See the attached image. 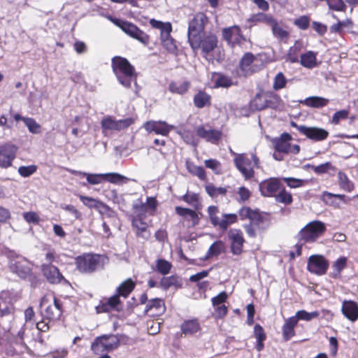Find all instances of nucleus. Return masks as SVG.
Listing matches in <instances>:
<instances>
[{
    "instance_id": "obj_1",
    "label": "nucleus",
    "mask_w": 358,
    "mask_h": 358,
    "mask_svg": "<svg viewBox=\"0 0 358 358\" xmlns=\"http://www.w3.org/2000/svg\"><path fill=\"white\" fill-rule=\"evenodd\" d=\"M207 213L210 224L222 231H226L229 227L241 220H248L250 222L243 226L247 234L252 238L257 236V229L265 231L271 224V215L262 212L258 208L252 209L249 206H243L236 213H222L221 215L217 206H209Z\"/></svg>"
},
{
    "instance_id": "obj_2",
    "label": "nucleus",
    "mask_w": 358,
    "mask_h": 358,
    "mask_svg": "<svg viewBox=\"0 0 358 358\" xmlns=\"http://www.w3.org/2000/svg\"><path fill=\"white\" fill-rule=\"evenodd\" d=\"M107 257L94 252H85L74 259L76 271L83 275H92L104 268Z\"/></svg>"
},
{
    "instance_id": "obj_3",
    "label": "nucleus",
    "mask_w": 358,
    "mask_h": 358,
    "mask_svg": "<svg viewBox=\"0 0 358 358\" xmlns=\"http://www.w3.org/2000/svg\"><path fill=\"white\" fill-rule=\"evenodd\" d=\"M111 67L118 82L127 88L131 87L132 81L136 80L137 73L129 60L121 56H115L111 59Z\"/></svg>"
},
{
    "instance_id": "obj_4",
    "label": "nucleus",
    "mask_w": 358,
    "mask_h": 358,
    "mask_svg": "<svg viewBox=\"0 0 358 358\" xmlns=\"http://www.w3.org/2000/svg\"><path fill=\"white\" fill-rule=\"evenodd\" d=\"M42 316L43 319L49 321H57L60 319L64 311V302L55 294L45 295L41 300Z\"/></svg>"
},
{
    "instance_id": "obj_5",
    "label": "nucleus",
    "mask_w": 358,
    "mask_h": 358,
    "mask_svg": "<svg viewBox=\"0 0 358 358\" xmlns=\"http://www.w3.org/2000/svg\"><path fill=\"white\" fill-rule=\"evenodd\" d=\"M189 43L194 51L201 49L203 57L206 58L210 53L218 47L219 40L215 33L206 31L196 38H194Z\"/></svg>"
},
{
    "instance_id": "obj_6",
    "label": "nucleus",
    "mask_w": 358,
    "mask_h": 358,
    "mask_svg": "<svg viewBox=\"0 0 358 358\" xmlns=\"http://www.w3.org/2000/svg\"><path fill=\"white\" fill-rule=\"evenodd\" d=\"M327 231L326 224L320 220L308 222L298 233V239L302 244L315 242Z\"/></svg>"
},
{
    "instance_id": "obj_7",
    "label": "nucleus",
    "mask_w": 358,
    "mask_h": 358,
    "mask_svg": "<svg viewBox=\"0 0 358 358\" xmlns=\"http://www.w3.org/2000/svg\"><path fill=\"white\" fill-rule=\"evenodd\" d=\"M108 18L131 38L138 41L145 45H148L150 43V36L136 24L128 21L113 17L112 16H108Z\"/></svg>"
},
{
    "instance_id": "obj_8",
    "label": "nucleus",
    "mask_w": 358,
    "mask_h": 358,
    "mask_svg": "<svg viewBox=\"0 0 358 358\" xmlns=\"http://www.w3.org/2000/svg\"><path fill=\"white\" fill-rule=\"evenodd\" d=\"M120 341L115 335H102L95 338L91 345V350L96 355L110 352L118 348Z\"/></svg>"
},
{
    "instance_id": "obj_9",
    "label": "nucleus",
    "mask_w": 358,
    "mask_h": 358,
    "mask_svg": "<svg viewBox=\"0 0 358 358\" xmlns=\"http://www.w3.org/2000/svg\"><path fill=\"white\" fill-rule=\"evenodd\" d=\"M208 22V17L204 13L199 12L196 13L189 22L187 30L188 42L205 33L204 29Z\"/></svg>"
},
{
    "instance_id": "obj_10",
    "label": "nucleus",
    "mask_w": 358,
    "mask_h": 358,
    "mask_svg": "<svg viewBox=\"0 0 358 358\" xmlns=\"http://www.w3.org/2000/svg\"><path fill=\"white\" fill-rule=\"evenodd\" d=\"M158 201L155 196H148L146 199V202L134 203L132 209L134 215L132 217L146 218L147 215L154 216L158 207Z\"/></svg>"
},
{
    "instance_id": "obj_11",
    "label": "nucleus",
    "mask_w": 358,
    "mask_h": 358,
    "mask_svg": "<svg viewBox=\"0 0 358 358\" xmlns=\"http://www.w3.org/2000/svg\"><path fill=\"white\" fill-rule=\"evenodd\" d=\"M291 125L296 128L301 134L304 135L307 138L313 141H323L329 136V131L323 128L299 125L294 122H292Z\"/></svg>"
},
{
    "instance_id": "obj_12",
    "label": "nucleus",
    "mask_w": 358,
    "mask_h": 358,
    "mask_svg": "<svg viewBox=\"0 0 358 358\" xmlns=\"http://www.w3.org/2000/svg\"><path fill=\"white\" fill-rule=\"evenodd\" d=\"M222 34L223 39L232 48L236 46H241L246 42V38L238 25L224 28L222 31Z\"/></svg>"
},
{
    "instance_id": "obj_13",
    "label": "nucleus",
    "mask_w": 358,
    "mask_h": 358,
    "mask_svg": "<svg viewBox=\"0 0 358 358\" xmlns=\"http://www.w3.org/2000/svg\"><path fill=\"white\" fill-rule=\"evenodd\" d=\"M235 157L234 162L236 168L240 171L245 180H250L255 176V170L252 160L245 153L237 154L233 152Z\"/></svg>"
},
{
    "instance_id": "obj_14",
    "label": "nucleus",
    "mask_w": 358,
    "mask_h": 358,
    "mask_svg": "<svg viewBox=\"0 0 358 358\" xmlns=\"http://www.w3.org/2000/svg\"><path fill=\"white\" fill-rule=\"evenodd\" d=\"M8 266L12 273L21 278H26L31 275V264L23 257L17 256L10 259Z\"/></svg>"
},
{
    "instance_id": "obj_15",
    "label": "nucleus",
    "mask_w": 358,
    "mask_h": 358,
    "mask_svg": "<svg viewBox=\"0 0 358 358\" xmlns=\"http://www.w3.org/2000/svg\"><path fill=\"white\" fill-rule=\"evenodd\" d=\"M329 266V261L322 255H313L308 259L307 270L317 275L326 274Z\"/></svg>"
},
{
    "instance_id": "obj_16",
    "label": "nucleus",
    "mask_w": 358,
    "mask_h": 358,
    "mask_svg": "<svg viewBox=\"0 0 358 358\" xmlns=\"http://www.w3.org/2000/svg\"><path fill=\"white\" fill-rule=\"evenodd\" d=\"M17 150L18 148L10 142L0 145V168L8 169L12 166Z\"/></svg>"
},
{
    "instance_id": "obj_17",
    "label": "nucleus",
    "mask_w": 358,
    "mask_h": 358,
    "mask_svg": "<svg viewBox=\"0 0 358 358\" xmlns=\"http://www.w3.org/2000/svg\"><path fill=\"white\" fill-rule=\"evenodd\" d=\"M122 308V303L120 297L115 293L109 298H106L100 301L96 306L97 313H106L112 310L120 311Z\"/></svg>"
},
{
    "instance_id": "obj_18",
    "label": "nucleus",
    "mask_w": 358,
    "mask_h": 358,
    "mask_svg": "<svg viewBox=\"0 0 358 358\" xmlns=\"http://www.w3.org/2000/svg\"><path fill=\"white\" fill-rule=\"evenodd\" d=\"M229 238L231 241L230 250L234 255H240L243 251L245 240L240 229H233L229 231Z\"/></svg>"
},
{
    "instance_id": "obj_19",
    "label": "nucleus",
    "mask_w": 358,
    "mask_h": 358,
    "mask_svg": "<svg viewBox=\"0 0 358 358\" xmlns=\"http://www.w3.org/2000/svg\"><path fill=\"white\" fill-rule=\"evenodd\" d=\"M281 179L278 178H270L262 181L259 184V190L262 195L266 197H275L282 187Z\"/></svg>"
},
{
    "instance_id": "obj_20",
    "label": "nucleus",
    "mask_w": 358,
    "mask_h": 358,
    "mask_svg": "<svg viewBox=\"0 0 358 358\" xmlns=\"http://www.w3.org/2000/svg\"><path fill=\"white\" fill-rule=\"evenodd\" d=\"M144 128L148 133L154 132L158 135L168 136L174 127L164 121L150 120L144 124Z\"/></svg>"
},
{
    "instance_id": "obj_21",
    "label": "nucleus",
    "mask_w": 358,
    "mask_h": 358,
    "mask_svg": "<svg viewBox=\"0 0 358 358\" xmlns=\"http://www.w3.org/2000/svg\"><path fill=\"white\" fill-rule=\"evenodd\" d=\"M41 271L50 284H59L63 280L66 281L65 278L59 271V268L52 264H44L41 266Z\"/></svg>"
},
{
    "instance_id": "obj_22",
    "label": "nucleus",
    "mask_w": 358,
    "mask_h": 358,
    "mask_svg": "<svg viewBox=\"0 0 358 358\" xmlns=\"http://www.w3.org/2000/svg\"><path fill=\"white\" fill-rule=\"evenodd\" d=\"M195 132L197 136L213 144H217L222 137V132L220 130L206 129L203 125L198 127Z\"/></svg>"
},
{
    "instance_id": "obj_23",
    "label": "nucleus",
    "mask_w": 358,
    "mask_h": 358,
    "mask_svg": "<svg viewBox=\"0 0 358 358\" xmlns=\"http://www.w3.org/2000/svg\"><path fill=\"white\" fill-rule=\"evenodd\" d=\"M166 310V306L164 299L155 298L149 300L146 304L145 312L150 316H159Z\"/></svg>"
},
{
    "instance_id": "obj_24",
    "label": "nucleus",
    "mask_w": 358,
    "mask_h": 358,
    "mask_svg": "<svg viewBox=\"0 0 358 358\" xmlns=\"http://www.w3.org/2000/svg\"><path fill=\"white\" fill-rule=\"evenodd\" d=\"M256 57L252 52H245L239 62V69L245 76H250L255 72L252 64Z\"/></svg>"
},
{
    "instance_id": "obj_25",
    "label": "nucleus",
    "mask_w": 358,
    "mask_h": 358,
    "mask_svg": "<svg viewBox=\"0 0 358 358\" xmlns=\"http://www.w3.org/2000/svg\"><path fill=\"white\" fill-rule=\"evenodd\" d=\"M201 330V325L197 318L186 320L180 324V337L192 336Z\"/></svg>"
},
{
    "instance_id": "obj_26",
    "label": "nucleus",
    "mask_w": 358,
    "mask_h": 358,
    "mask_svg": "<svg viewBox=\"0 0 358 358\" xmlns=\"http://www.w3.org/2000/svg\"><path fill=\"white\" fill-rule=\"evenodd\" d=\"M191 87V82L187 79L183 80H171L168 87L171 94L183 96L186 94Z\"/></svg>"
},
{
    "instance_id": "obj_27",
    "label": "nucleus",
    "mask_w": 358,
    "mask_h": 358,
    "mask_svg": "<svg viewBox=\"0 0 358 358\" xmlns=\"http://www.w3.org/2000/svg\"><path fill=\"white\" fill-rule=\"evenodd\" d=\"M342 313L351 322L358 320V304L354 301H344L341 308Z\"/></svg>"
},
{
    "instance_id": "obj_28",
    "label": "nucleus",
    "mask_w": 358,
    "mask_h": 358,
    "mask_svg": "<svg viewBox=\"0 0 358 358\" xmlns=\"http://www.w3.org/2000/svg\"><path fill=\"white\" fill-rule=\"evenodd\" d=\"M292 139V136L288 133H282L280 138H275L273 141L275 150L278 152L289 154L290 152L289 143Z\"/></svg>"
},
{
    "instance_id": "obj_29",
    "label": "nucleus",
    "mask_w": 358,
    "mask_h": 358,
    "mask_svg": "<svg viewBox=\"0 0 358 358\" xmlns=\"http://www.w3.org/2000/svg\"><path fill=\"white\" fill-rule=\"evenodd\" d=\"M212 97L203 90H199L193 97V103L196 108H203L211 106Z\"/></svg>"
},
{
    "instance_id": "obj_30",
    "label": "nucleus",
    "mask_w": 358,
    "mask_h": 358,
    "mask_svg": "<svg viewBox=\"0 0 358 358\" xmlns=\"http://www.w3.org/2000/svg\"><path fill=\"white\" fill-rule=\"evenodd\" d=\"M297 326L295 317H290L285 320L282 327V338L285 341H289L296 335L295 327Z\"/></svg>"
},
{
    "instance_id": "obj_31",
    "label": "nucleus",
    "mask_w": 358,
    "mask_h": 358,
    "mask_svg": "<svg viewBox=\"0 0 358 358\" xmlns=\"http://www.w3.org/2000/svg\"><path fill=\"white\" fill-rule=\"evenodd\" d=\"M136 287V283L131 278L123 281L117 287L115 293L120 296L127 299Z\"/></svg>"
},
{
    "instance_id": "obj_32",
    "label": "nucleus",
    "mask_w": 358,
    "mask_h": 358,
    "mask_svg": "<svg viewBox=\"0 0 358 358\" xmlns=\"http://www.w3.org/2000/svg\"><path fill=\"white\" fill-rule=\"evenodd\" d=\"M302 104L313 108H321L327 106L329 103V99L322 96H312L307 97L303 101H300Z\"/></svg>"
},
{
    "instance_id": "obj_33",
    "label": "nucleus",
    "mask_w": 358,
    "mask_h": 358,
    "mask_svg": "<svg viewBox=\"0 0 358 358\" xmlns=\"http://www.w3.org/2000/svg\"><path fill=\"white\" fill-rule=\"evenodd\" d=\"M302 50V43L299 41H295L291 46L285 55V61L290 63H297L299 62V57Z\"/></svg>"
},
{
    "instance_id": "obj_34",
    "label": "nucleus",
    "mask_w": 358,
    "mask_h": 358,
    "mask_svg": "<svg viewBox=\"0 0 358 358\" xmlns=\"http://www.w3.org/2000/svg\"><path fill=\"white\" fill-rule=\"evenodd\" d=\"M254 336L257 340L255 348L257 351L262 352L264 348V341L267 337L264 328L259 324H256L254 327Z\"/></svg>"
},
{
    "instance_id": "obj_35",
    "label": "nucleus",
    "mask_w": 358,
    "mask_h": 358,
    "mask_svg": "<svg viewBox=\"0 0 358 358\" xmlns=\"http://www.w3.org/2000/svg\"><path fill=\"white\" fill-rule=\"evenodd\" d=\"M78 197L80 200L83 202V203L90 208H103L105 210H109L110 208L107 204L93 197L87 196L84 195H78Z\"/></svg>"
},
{
    "instance_id": "obj_36",
    "label": "nucleus",
    "mask_w": 358,
    "mask_h": 358,
    "mask_svg": "<svg viewBox=\"0 0 358 358\" xmlns=\"http://www.w3.org/2000/svg\"><path fill=\"white\" fill-rule=\"evenodd\" d=\"M175 211L180 217H189V220H192V224L196 226L199 222V217L196 212L194 210H192L188 208H184L181 206H176L175 208Z\"/></svg>"
},
{
    "instance_id": "obj_37",
    "label": "nucleus",
    "mask_w": 358,
    "mask_h": 358,
    "mask_svg": "<svg viewBox=\"0 0 358 358\" xmlns=\"http://www.w3.org/2000/svg\"><path fill=\"white\" fill-rule=\"evenodd\" d=\"M274 19L271 15L261 12L251 15L247 20V22H250L252 24L251 26L258 22L271 26Z\"/></svg>"
},
{
    "instance_id": "obj_38",
    "label": "nucleus",
    "mask_w": 358,
    "mask_h": 358,
    "mask_svg": "<svg viewBox=\"0 0 358 358\" xmlns=\"http://www.w3.org/2000/svg\"><path fill=\"white\" fill-rule=\"evenodd\" d=\"M300 64L307 69H313L317 66V53L308 51L300 55Z\"/></svg>"
},
{
    "instance_id": "obj_39",
    "label": "nucleus",
    "mask_w": 358,
    "mask_h": 358,
    "mask_svg": "<svg viewBox=\"0 0 358 358\" xmlns=\"http://www.w3.org/2000/svg\"><path fill=\"white\" fill-rule=\"evenodd\" d=\"M65 170L73 175L86 176L87 181L91 185H98L104 181L103 174L87 173L66 168Z\"/></svg>"
},
{
    "instance_id": "obj_40",
    "label": "nucleus",
    "mask_w": 358,
    "mask_h": 358,
    "mask_svg": "<svg viewBox=\"0 0 358 358\" xmlns=\"http://www.w3.org/2000/svg\"><path fill=\"white\" fill-rule=\"evenodd\" d=\"M348 258L342 256L338 258L332 264L333 271L329 274L332 278L337 279L341 277L342 271L347 266Z\"/></svg>"
},
{
    "instance_id": "obj_41",
    "label": "nucleus",
    "mask_w": 358,
    "mask_h": 358,
    "mask_svg": "<svg viewBox=\"0 0 358 358\" xmlns=\"http://www.w3.org/2000/svg\"><path fill=\"white\" fill-rule=\"evenodd\" d=\"M338 182L340 188L347 192H351L355 189V185L348 176L343 171L338 173Z\"/></svg>"
},
{
    "instance_id": "obj_42",
    "label": "nucleus",
    "mask_w": 358,
    "mask_h": 358,
    "mask_svg": "<svg viewBox=\"0 0 358 358\" xmlns=\"http://www.w3.org/2000/svg\"><path fill=\"white\" fill-rule=\"evenodd\" d=\"M213 76L215 77V87H229L233 84L232 80L230 77L221 73H213Z\"/></svg>"
},
{
    "instance_id": "obj_43",
    "label": "nucleus",
    "mask_w": 358,
    "mask_h": 358,
    "mask_svg": "<svg viewBox=\"0 0 358 358\" xmlns=\"http://www.w3.org/2000/svg\"><path fill=\"white\" fill-rule=\"evenodd\" d=\"M274 198L277 202L285 205H290L293 202L292 194L287 191L283 186L280 188Z\"/></svg>"
},
{
    "instance_id": "obj_44",
    "label": "nucleus",
    "mask_w": 358,
    "mask_h": 358,
    "mask_svg": "<svg viewBox=\"0 0 358 358\" xmlns=\"http://www.w3.org/2000/svg\"><path fill=\"white\" fill-rule=\"evenodd\" d=\"M281 101L282 100L279 95L273 92L267 93L265 95V108L276 109L280 105Z\"/></svg>"
},
{
    "instance_id": "obj_45",
    "label": "nucleus",
    "mask_w": 358,
    "mask_h": 358,
    "mask_svg": "<svg viewBox=\"0 0 358 358\" xmlns=\"http://www.w3.org/2000/svg\"><path fill=\"white\" fill-rule=\"evenodd\" d=\"M265 96L257 93L250 103V108L253 110H262L265 109Z\"/></svg>"
},
{
    "instance_id": "obj_46",
    "label": "nucleus",
    "mask_w": 358,
    "mask_h": 358,
    "mask_svg": "<svg viewBox=\"0 0 358 358\" xmlns=\"http://www.w3.org/2000/svg\"><path fill=\"white\" fill-rule=\"evenodd\" d=\"M320 315V313L317 310L310 313L307 312L305 310H298L294 316L298 324L299 320L310 321L314 318H317Z\"/></svg>"
},
{
    "instance_id": "obj_47",
    "label": "nucleus",
    "mask_w": 358,
    "mask_h": 358,
    "mask_svg": "<svg viewBox=\"0 0 358 358\" xmlns=\"http://www.w3.org/2000/svg\"><path fill=\"white\" fill-rule=\"evenodd\" d=\"M271 27L272 32L275 37L281 40L288 38L289 32L282 27L279 26L275 19L273 20V22L271 23Z\"/></svg>"
},
{
    "instance_id": "obj_48",
    "label": "nucleus",
    "mask_w": 358,
    "mask_h": 358,
    "mask_svg": "<svg viewBox=\"0 0 358 358\" xmlns=\"http://www.w3.org/2000/svg\"><path fill=\"white\" fill-rule=\"evenodd\" d=\"M205 189L207 194L212 198H216L220 195L225 196L227 192V188L222 187H216L213 185H208Z\"/></svg>"
},
{
    "instance_id": "obj_49",
    "label": "nucleus",
    "mask_w": 358,
    "mask_h": 358,
    "mask_svg": "<svg viewBox=\"0 0 358 358\" xmlns=\"http://www.w3.org/2000/svg\"><path fill=\"white\" fill-rule=\"evenodd\" d=\"M224 249V245L222 241L214 242L209 248L207 252V257L218 256Z\"/></svg>"
},
{
    "instance_id": "obj_50",
    "label": "nucleus",
    "mask_w": 358,
    "mask_h": 358,
    "mask_svg": "<svg viewBox=\"0 0 358 358\" xmlns=\"http://www.w3.org/2000/svg\"><path fill=\"white\" fill-rule=\"evenodd\" d=\"M178 279L177 276L171 275L168 277H163L159 282V286L164 290L169 289L172 286L178 285Z\"/></svg>"
},
{
    "instance_id": "obj_51",
    "label": "nucleus",
    "mask_w": 358,
    "mask_h": 358,
    "mask_svg": "<svg viewBox=\"0 0 358 358\" xmlns=\"http://www.w3.org/2000/svg\"><path fill=\"white\" fill-rule=\"evenodd\" d=\"M281 180L284 181L286 185L290 188H299L305 186L308 181L306 180L299 179L292 177L282 178Z\"/></svg>"
},
{
    "instance_id": "obj_52",
    "label": "nucleus",
    "mask_w": 358,
    "mask_h": 358,
    "mask_svg": "<svg viewBox=\"0 0 358 358\" xmlns=\"http://www.w3.org/2000/svg\"><path fill=\"white\" fill-rule=\"evenodd\" d=\"M171 267V264L166 259H159L156 262L157 271L162 275L168 274Z\"/></svg>"
},
{
    "instance_id": "obj_53",
    "label": "nucleus",
    "mask_w": 358,
    "mask_h": 358,
    "mask_svg": "<svg viewBox=\"0 0 358 358\" xmlns=\"http://www.w3.org/2000/svg\"><path fill=\"white\" fill-rule=\"evenodd\" d=\"M101 124L104 130L117 131V120H115L113 117L108 116L103 118L101 122Z\"/></svg>"
},
{
    "instance_id": "obj_54",
    "label": "nucleus",
    "mask_w": 358,
    "mask_h": 358,
    "mask_svg": "<svg viewBox=\"0 0 358 358\" xmlns=\"http://www.w3.org/2000/svg\"><path fill=\"white\" fill-rule=\"evenodd\" d=\"M214 311L212 315L214 319L223 320L228 314V307L224 304L218 305L217 306H213Z\"/></svg>"
},
{
    "instance_id": "obj_55",
    "label": "nucleus",
    "mask_w": 358,
    "mask_h": 358,
    "mask_svg": "<svg viewBox=\"0 0 358 358\" xmlns=\"http://www.w3.org/2000/svg\"><path fill=\"white\" fill-rule=\"evenodd\" d=\"M327 4L331 10L345 12L347 6L343 0H327Z\"/></svg>"
},
{
    "instance_id": "obj_56",
    "label": "nucleus",
    "mask_w": 358,
    "mask_h": 358,
    "mask_svg": "<svg viewBox=\"0 0 358 358\" xmlns=\"http://www.w3.org/2000/svg\"><path fill=\"white\" fill-rule=\"evenodd\" d=\"M334 198L339 199L345 203L347 202L345 200L346 196L345 194H333L329 192H324L322 193V199L327 204L334 205V202L332 200Z\"/></svg>"
},
{
    "instance_id": "obj_57",
    "label": "nucleus",
    "mask_w": 358,
    "mask_h": 358,
    "mask_svg": "<svg viewBox=\"0 0 358 358\" xmlns=\"http://www.w3.org/2000/svg\"><path fill=\"white\" fill-rule=\"evenodd\" d=\"M286 84L287 79L283 73H278L273 79V88L275 90H280L285 88L286 87Z\"/></svg>"
},
{
    "instance_id": "obj_58",
    "label": "nucleus",
    "mask_w": 358,
    "mask_h": 358,
    "mask_svg": "<svg viewBox=\"0 0 358 358\" xmlns=\"http://www.w3.org/2000/svg\"><path fill=\"white\" fill-rule=\"evenodd\" d=\"M310 24V17L308 15H301L296 18L294 24L301 30H306L309 28Z\"/></svg>"
},
{
    "instance_id": "obj_59",
    "label": "nucleus",
    "mask_w": 358,
    "mask_h": 358,
    "mask_svg": "<svg viewBox=\"0 0 358 358\" xmlns=\"http://www.w3.org/2000/svg\"><path fill=\"white\" fill-rule=\"evenodd\" d=\"M336 168L332 165L329 162L320 164L318 166H313V170L317 174H324L327 173L329 171H335Z\"/></svg>"
},
{
    "instance_id": "obj_60",
    "label": "nucleus",
    "mask_w": 358,
    "mask_h": 358,
    "mask_svg": "<svg viewBox=\"0 0 358 358\" xmlns=\"http://www.w3.org/2000/svg\"><path fill=\"white\" fill-rule=\"evenodd\" d=\"M162 46L169 52L174 53L177 51L178 48L174 42L173 38L170 36L161 38Z\"/></svg>"
},
{
    "instance_id": "obj_61",
    "label": "nucleus",
    "mask_w": 358,
    "mask_h": 358,
    "mask_svg": "<svg viewBox=\"0 0 358 358\" xmlns=\"http://www.w3.org/2000/svg\"><path fill=\"white\" fill-rule=\"evenodd\" d=\"M37 169V166L34 164L29 166H21L18 168V173L21 176L27 178L36 173Z\"/></svg>"
},
{
    "instance_id": "obj_62",
    "label": "nucleus",
    "mask_w": 358,
    "mask_h": 358,
    "mask_svg": "<svg viewBox=\"0 0 358 358\" xmlns=\"http://www.w3.org/2000/svg\"><path fill=\"white\" fill-rule=\"evenodd\" d=\"M24 124L29 131L32 134H39L41 132V125L32 117L24 119Z\"/></svg>"
},
{
    "instance_id": "obj_63",
    "label": "nucleus",
    "mask_w": 358,
    "mask_h": 358,
    "mask_svg": "<svg viewBox=\"0 0 358 358\" xmlns=\"http://www.w3.org/2000/svg\"><path fill=\"white\" fill-rule=\"evenodd\" d=\"M181 199L191 206H196L199 202V196L196 193L187 192L182 196Z\"/></svg>"
},
{
    "instance_id": "obj_64",
    "label": "nucleus",
    "mask_w": 358,
    "mask_h": 358,
    "mask_svg": "<svg viewBox=\"0 0 358 358\" xmlns=\"http://www.w3.org/2000/svg\"><path fill=\"white\" fill-rule=\"evenodd\" d=\"M229 295L225 291L220 292L217 295L211 299L213 306H217L218 305L223 304L227 301Z\"/></svg>"
}]
</instances>
